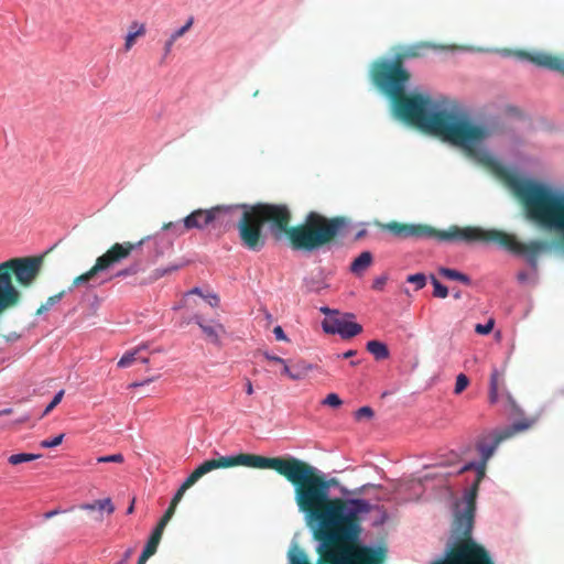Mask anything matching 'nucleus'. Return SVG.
I'll list each match as a JSON object with an SVG mask.
<instances>
[{
  "label": "nucleus",
  "instance_id": "f257e3e1",
  "mask_svg": "<svg viewBox=\"0 0 564 564\" xmlns=\"http://www.w3.org/2000/svg\"><path fill=\"white\" fill-rule=\"evenodd\" d=\"M409 78V73L399 61H384L373 68L375 83L391 97L399 98L393 107L399 119L459 147L476 161L503 174L487 149L494 132L492 124L475 120L458 104L444 97L434 98L427 91L402 97Z\"/></svg>",
  "mask_w": 564,
  "mask_h": 564
},
{
  "label": "nucleus",
  "instance_id": "f03ea898",
  "mask_svg": "<svg viewBox=\"0 0 564 564\" xmlns=\"http://www.w3.org/2000/svg\"><path fill=\"white\" fill-rule=\"evenodd\" d=\"M235 466L274 469L291 482L300 484L295 487V501L300 511L306 513L307 519L316 521L322 530L333 535L355 528L356 523L372 509L365 499L347 501L339 498L330 499L332 481L314 475V468L295 457L270 458L252 454L219 456L198 465L181 487L187 490L212 470Z\"/></svg>",
  "mask_w": 564,
  "mask_h": 564
},
{
  "label": "nucleus",
  "instance_id": "7ed1b4c3",
  "mask_svg": "<svg viewBox=\"0 0 564 564\" xmlns=\"http://www.w3.org/2000/svg\"><path fill=\"white\" fill-rule=\"evenodd\" d=\"M510 187L524 204L527 216L564 235V192L528 178H511Z\"/></svg>",
  "mask_w": 564,
  "mask_h": 564
},
{
  "label": "nucleus",
  "instance_id": "20e7f679",
  "mask_svg": "<svg viewBox=\"0 0 564 564\" xmlns=\"http://www.w3.org/2000/svg\"><path fill=\"white\" fill-rule=\"evenodd\" d=\"M290 213L285 206L259 204L242 212L238 223V234L243 247L251 251H260L264 246L261 226L271 224V231L276 238L286 232Z\"/></svg>",
  "mask_w": 564,
  "mask_h": 564
},
{
  "label": "nucleus",
  "instance_id": "39448f33",
  "mask_svg": "<svg viewBox=\"0 0 564 564\" xmlns=\"http://www.w3.org/2000/svg\"><path fill=\"white\" fill-rule=\"evenodd\" d=\"M350 229L344 217L326 218L311 212L303 226L293 228L289 235L295 250L314 251L328 243L335 237H345Z\"/></svg>",
  "mask_w": 564,
  "mask_h": 564
},
{
  "label": "nucleus",
  "instance_id": "423d86ee",
  "mask_svg": "<svg viewBox=\"0 0 564 564\" xmlns=\"http://www.w3.org/2000/svg\"><path fill=\"white\" fill-rule=\"evenodd\" d=\"M437 238L443 241H492L497 242L506 249L525 256L528 261L535 265L536 254L545 247L540 241H530L529 243L520 242L514 236L498 230H484L476 227H451L447 230L437 232Z\"/></svg>",
  "mask_w": 564,
  "mask_h": 564
},
{
  "label": "nucleus",
  "instance_id": "0eeeda50",
  "mask_svg": "<svg viewBox=\"0 0 564 564\" xmlns=\"http://www.w3.org/2000/svg\"><path fill=\"white\" fill-rule=\"evenodd\" d=\"M41 261L35 258H15L0 263V315L15 307L21 293L13 284L12 274L23 286H30L40 272Z\"/></svg>",
  "mask_w": 564,
  "mask_h": 564
},
{
  "label": "nucleus",
  "instance_id": "6e6552de",
  "mask_svg": "<svg viewBox=\"0 0 564 564\" xmlns=\"http://www.w3.org/2000/svg\"><path fill=\"white\" fill-rule=\"evenodd\" d=\"M142 243L143 240L137 245L130 242L115 243L106 253L97 258L96 263L90 270L74 280L73 286L85 285L87 288H96L109 282L112 275L108 273V270L128 258L131 251Z\"/></svg>",
  "mask_w": 564,
  "mask_h": 564
},
{
  "label": "nucleus",
  "instance_id": "1a4fd4ad",
  "mask_svg": "<svg viewBox=\"0 0 564 564\" xmlns=\"http://www.w3.org/2000/svg\"><path fill=\"white\" fill-rule=\"evenodd\" d=\"M528 427L529 424H516L512 427L494 430L486 434L484 438L478 442L477 445L478 452L482 459L481 464L478 466V475H484L485 465L487 460L494 455L495 451L502 441L511 437L514 434V432L523 431Z\"/></svg>",
  "mask_w": 564,
  "mask_h": 564
},
{
  "label": "nucleus",
  "instance_id": "9d476101",
  "mask_svg": "<svg viewBox=\"0 0 564 564\" xmlns=\"http://www.w3.org/2000/svg\"><path fill=\"white\" fill-rule=\"evenodd\" d=\"M433 564H489V558L484 549L466 539L454 553H447L444 560Z\"/></svg>",
  "mask_w": 564,
  "mask_h": 564
},
{
  "label": "nucleus",
  "instance_id": "9b49d317",
  "mask_svg": "<svg viewBox=\"0 0 564 564\" xmlns=\"http://www.w3.org/2000/svg\"><path fill=\"white\" fill-rule=\"evenodd\" d=\"M476 489L471 488L464 494L462 501L456 505L454 531L457 535L467 538L473 529L475 513Z\"/></svg>",
  "mask_w": 564,
  "mask_h": 564
},
{
  "label": "nucleus",
  "instance_id": "f8f14e48",
  "mask_svg": "<svg viewBox=\"0 0 564 564\" xmlns=\"http://www.w3.org/2000/svg\"><path fill=\"white\" fill-rule=\"evenodd\" d=\"M322 328L327 334H338L341 338H351L362 332L360 324L355 322L351 313L340 314L335 312L333 316L325 317Z\"/></svg>",
  "mask_w": 564,
  "mask_h": 564
},
{
  "label": "nucleus",
  "instance_id": "ddd939ff",
  "mask_svg": "<svg viewBox=\"0 0 564 564\" xmlns=\"http://www.w3.org/2000/svg\"><path fill=\"white\" fill-rule=\"evenodd\" d=\"M214 215L212 208L196 209L186 216L182 223H170L169 227L177 228L178 234H184L186 230L198 229L203 230L208 227L213 228Z\"/></svg>",
  "mask_w": 564,
  "mask_h": 564
},
{
  "label": "nucleus",
  "instance_id": "4468645a",
  "mask_svg": "<svg viewBox=\"0 0 564 564\" xmlns=\"http://www.w3.org/2000/svg\"><path fill=\"white\" fill-rule=\"evenodd\" d=\"M249 206L246 205H234V206H216L212 207V214L214 215L213 228L226 229L234 225L242 217V212L248 210Z\"/></svg>",
  "mask_w": 564,
  "mask_h": 564
},
{
  "label": "nucleus",
  "instance_id": "2eb2a0df",
  "mask_svg": "<svg viewBox=\"0 0 564 564\" xmlns=\"http://www.w3.org/2000/svg\"><path fill=\"white\" fill-rule=\"evenodd\" d=\"M263 357L271 362H281V373L292 380H301L313 370V365L304 360H299L293 366H290L285 359L268 351L263 352Z\"/></svg>",
  "mask_w": 564,
  "mask_h": 564
},
{
  "label": "nucleus",
  "instance_id": "dca6fc26",
  "mask_svg": "<svg viewBox=\"0 0 564 564\" xmlns=\"http://www.w3.org/2000/svg\"><path fill=\"white\" fill-rule=\"evenodd\" d=\"M193 321L199 326L209 343L218 347L223 345L221 339L226 335V328L220 322L215 319L205 322L200 315H195Z\"/></svg>",
  "mask_w": 564,
  "mask_h": 564
},
{
  "label": "nucleus",
  "instance_id": "f3484780",
  "mask_svg": "<svg viewBox=\"0 0 564 564\" xmlns=\"http://www.w3.org/2000/svg\"><path fill=\"white\" fill-rule=\"evenodd\" d=\"M384 230H388L400 238L408 237H430L432 230L421 225H402L399 223H389L382 226Z\"/></svg>",
  "mask_w": 564,
  "mask_h": 564
},
{
  "label": "nucleus",
  "instance_id": "a211bd4d",
  "mask_svg": "<svg viewBox=\"0 0 564 564\" xmlns=\"http://www.w3.org/2000/svg\"><path fill=\"white\" fill-rule=\"evenodd\" d=\"M171 518H172V511L165 512L163 514V517L159 521L158 525L152 531L151 536L149 538L143 551L141 552L142 555L150 558L156 552V549L161 541L163 531H164L166 524L169 523V521L171 520Z\"/></svg>",
  "mask_w": 564,
  "mask_h": 564
},
{
  "label": "nucleus",
  "instance_id": "6ab92c4d",
  "mask_svg": "<svg viewBox=\"0 0 564 564\" xmlns=\"http://www.w3.org/2000/svg\"><path fill=\"white\" fill-rule=\"evenodd\" d=\"M528 59L539 66L564 74V59L563 58L540 52V53H534L532 55H528Z\"/></svg>",
  "mask_w": 564,
  "mask_h": 564
},
{
  "label": "nucleus",
  "instance_id": "aec40b11",
  "mask_svg": "<svg viewBox=\"0 0 564 564\" xmlns=\"http://www.w3.org/2000/svg\"><path fill=\"white\" fill-rule=\"evenodd\" d=\"M147 32L144 23H140L138 21H133L128 30V33L124 37V51L129 52L134 45V41L139 36H143Z\"/></svg>",
  "mask_w": 564,
  "mask_h": 564
},
{
  "label": "nucleus",
  "instance_id": "412c9836",
  "mask_svg": "<svg viewBox=\"0 0 564 564\" xmlns=\"http://www.w3.org/2000/svg\"><path fill=\"white\" fill-rule=\"evenodd\" d=\"M503 383L502 375L497 368H495L490 375L489 382V401L490 403H497L500 397V387Z\"/></svg>",
  "mask_w": 564,
  "mask_h": 564
},
{
  "label": "nucleus",
  "instance_id": "4be33fe9",
  "mask_svg": "<svg viewBox=\"0 0 564 564\" xmlns=\"http://www.w3.org/2000/svg\"><path fill=\"white\" fill-rule=\"evenodd\" d=\"M372 263V254L369 251L361 252L350 264L354 274H362Z\"/></svg>",
  "mask_w": 564,
  "mask_h": 564
},
{
  "label": "nucleus",
  "instance_id": "5701e85b",
  "mask_svg": "<svg viewBox=\"0 0 564 564\" xmlns=\"http://www.w3.org/2000/svg\"><path fill=\"white\" fill-rule=\"evenodd\" d=\"M79 508L85 511H94L97 509L101 512H107V514H112L115 512V506L110 498L99 499L95 502L83 503Z\"/></svg>",
  "mask_w": 564,
  "mask_h": 564
},
{
  "label": "nucleus",
  "instance_id": "b1692460",
  "mask_svg": "<svg viewBox=\"0 0 564 564\" xmlns=\"http://www.w3.org/2000/svg\"><path fill=\"white\" fill-rule=\"evenodd\" d=\"M366 348L376 360L387 359L390 355L388 346L380 340H369Z\"/></svg>",
  "mask_w": 564,
  "mask_h": 564
},
{
  "label": "nucleus",
  "instance_id": "393cba45",
  "mask_svg": "<svg viewBox=\"0 0 564 564\" xmlns=\"http://www.w3.org/2000/svg\"><path fill=\"white\" fill-rule=\"evenodd\" d=\"M148 349V345L141 344L138 347L126 351L122 357L118 361L119 368H128L130 367L134 361L138 359V355L142 351Z\"/></svg>",
  "mask_w": 564,
  "mask_h": 564
},
{
  "label": "nucleus",
  "instance_id": "a878e982",
  "mask_svg": "<svg viewBox=\"0 0 564 564\" xmlns=\"http://www.w3.org/2000/svg\"><path fill=\"white\" fill-rule=\"evenodd\" d=\"M155 253L154 258L163 256L166 251L173 247V241L169 239L165 234H159L154 237Z\"/></svg>",
  "mask_w": 564,
  "mask_h": 564
},
{
  "label": "nucleus",
  "instance_id": "bb28decb",
  "mask_svg": "<svg viewBox=\"0 0 564 564\" xmlns=\"http://www.w3.org/2000/svg\"><path fill=\"white\" fill-rule=\"evenodd\" d=\"M42 455L41 454H33V453H18L12 454L8 457V463L10 465H20L23 463H29L35 459H39Z\"/></svg>",
  "mask_w": 564,
  "mask_h": 564
},
{
  "label": "nucleus",
  "instance_id": "cd10ccee",
  "mask_svg": "<svg viewBox=\"0 0 564 564\" xmlns=\"http://www.w3.org/2000/svg\"><path fill=\"white\" fill-rule=\"evenodd\" d=\"M440 274L448 280L459 281L464 284L470 283L469 276L454 269L441 268Z\"/></svg>",
  "mask_w": 564,
  "mask_h": 564
},
{
  "label": "nucleus",
  "instance_id": "c85d7f7f",
  "mask_svg": "<svg viewBox=\"0 0 564 564\" xmlns=\"http://www.w3.org/2000/svg\"><path fill=\"white\" fill-rule=\"evenodd\" d=\"M194 23V17H189L185 24L182 25L181 28L174 30L171 34H170V37L172 39V41H176L177 39H180L181 36H183L193 25Z\"/></svg>",
  "mask_w": 564,
  "mask_h": 564
},
{
  "label": "nucleus",
  "instance_id": "c756f323",
  "mask_svg": "<svg viewBox=\"0 0 564 564\" xmlns=\"http://www.w3.org/2000/svg\"><path fill=\"white\" fill-rule=\"evenodd\" d=\"M433 284V295L438 299H445L448 295V290L445 285H443L437 279L432 280Z\"/></svg>",
  "mask_w": 564,
  "mask_h": 564
},
{
  "label": "nucleus",
  "instance_id": "7c9ffc66",
  "mask_svg": "<svg viewBox=\"0 0 564 564\" xmlns=\"http://www.w3.org/2000/svg\"><path fill=\"white\" fill-rule=\"evenodd\" d=\"M406 281L409 283L414 284L416 290L423 289L425 286V284H426V278H425V275L423 273L410 274L406 278Z\"/></svg>",
  "mask_w": 564,
  "mask_h": 564
},
{
  "label": "nucleus",
  "instance_id": "2f4dec72",
  "mask_svg": "<svg viewBox=\"0 0 564 564\" xmlns=\"http://www.w3.org/2000/svg\"><path fill=\"white\" fill-rule=\"evenodd\" d=\"M63 295H64L63 293H59V294H55V295H53V296L48 297V299H47V301H46V303H45V304H43V305L39 308L37 313H39V314H42V313H45V312H47L48 310H51L54 305H56L57 303H59V302H61V300L63 299Z\"/></svg>",
  "mask_w": 564,
  "mask_h": 564
},
{
  "label": "nucleus",
  "instance_id": "473e14b6",
  "mask_svg": "<svg viewBox=\"0 0 564 564\" xmlns=\"http://www.w3.org/2000/svg\"><path fill=\"white\" fill-rule=\"evenodd\" d=\"M290 564H307L302 551L293 547L289 553Z\"/></svg>",
  "mask_w": 564,
  "mask_h": 564
},
{
  "label": "nucleus",
  "instance_id": "72a5a7b5",
  "mask_svg": "<svg viewBox=\"0 0 564 564\" xmlns=\"http://www.w3.org/2000/svg\"><path fill=\"white\" fill-rule=\"evenodd\" d=\"M64 436L65 435L63 433H61V434H58V435H56V436H54L52 438L43 440V441H41L40 446L42 448H53V447H56V446L62 444V442L64 440Z\"/></svg>",
  "mask_w": 564,
  "mask_h": 564
},
{
  "label": "nucleus",
  "instance_id": "f704fd0d",
  "mask_svg": "<svg viewBox=\"0 0 564 564\" xmlns=\"http://www.w3.org/2000/svg\"><path fill=\"white\" fill-rule=\"evenodd\" d=\"M468 384H469V379L467 378V376L464 373H459L456 377L454 393L455 394L462 393L468 387Z\"/></svg>",
  "mask_w": 564,
  "mask_h": 564
},
{
  "label": "nucleus",
  "instance_id": "c9c22d12",
  "mask_svg": "<svg viewBox=\"0 0 564 564\" xmlns=\"http://www.w3.org/2000/svg\"><path fill=\"white\" fill-rule=\"evenodd\" d=\"M64 393L65 391L62 389L59 390L55 395L54 398L52 399V401L46 405V408L44 409L43 413H42V416H45L47 415L57 404L61 403L63 397H64Z\"/></svg>",
  "mask_w": 564,
  "mask_h": 564
},
{
  "label": "nucleus",
  "instance_id": "e433bc0d",
  "mask_svg": "<svg viewBox=\"0 0 564 564\" xmlns=\"http://www.w3.org/2000/svg\"><path fill=\"white\" fill-rule=\"evenodd\" d=\"M185 491L186 490L183 487L180 486V488L175 492L174 497L172 498L170 507L167 508V510L165 512L172 511V516L174 514L176 506L182 500Z\"/></svg>",
  "mask_w": 564,
  "mask_h": 564
},
{
  "label": "nucleus",
  "instance_id": "4c0bfd02",
  "mask_svg": "<svg viewBox=\"0 0 564 564\" xmlns=\"http://www.w3.org/2000/svg\"><path fill=\"white\" fill-rule=\"evenodd\" d=\"M375 413L373 410L370 406H361L355 412V419L357 421L364 420V419H371L373 417Z\"/></svg>",
  "mask_w": 564,
  "mask_h": 564
},
{
  "label": "nucleus",
  "instance_id": "58836bf2",
  "mask_svg": "<svg viewBox=\"0 0 564 564\" xmlns=\"http://www.w3.org/2000/svg\"><path fill=\"white\" fill-rule=\"evenodd\" d=\"M343 401L336 393H329L326 395V398L322 401L323 405H328L332 408H338L340 406Z\"/></svg>",
  "mask_w": 564,
  "mask_h": 564
},
{
  "label": "nucleus",
  "instance_id": "ea45409f",
  "mask_svg": "<svg viewBox=\"0 0 564 564\" xmlns=\"http://www.w3.org/2000/svg\"><path fill=\"white\" fill-rule=\"evenodd\" d=\"M123 460H124V457L120 453L112 454V455H107V456H100V457L97 458V463H117V464H121V463H123Z\"/></svg>",
  "mask_w": 564,
  "mask_h": 564
},
{
  "label": "nucleus",
  "instance_id": "a19ab883",
  "mask_svg": "<svg viewBox=\"0 0 564 564\" xmlns=\"http://www.w3.org/2000/svg\"><path fill=\"white\" fill-rule=\"evenodd\" d=\"M495 325V321L490 318L486 324H477L475 326V332L479 335H488Z\"/></svg>",
  "mask_w": 564,
  "mask_h": 564
},
{
  "label": "nucleus",
  "instance_id": "79ce46f5",
  "mask_svg": "<svg viewBox=\"0 0 564 564\" xmlns=\"http://www.w3.org/2000/svg\"><path fill=\"white\" fill-rule=\"evenodd\" d=\"M178 269H180V265H170V267L164 268V269H156V270L154 271V278H155V279L162 278V276H164L165 274L171 273V272H174V271H176V270H178Z\"/></svg>",
  "mask_w": 564,
  "mask_h": 564
},
{
  "label": "nucleus",
  "instance_id": "37998d69",
  "mask_svg": "<svg viewBox=\"0 0 564 564\" xmlns=\"http://www.w3.org/2000/svg\"><path fill=\"white\" fill-rule=\"evenodd\" d=\"M203 299L212 306L217 307L219 305V296L216 293H207L203 295Z\"/></svg>",
  "mask_w": 564,
  "mask_h": 564
},
{
  "label": "nucleus",
  "instance_id": "c03bdc74",
  "mask_svg": "<svg viewBox=\"0 0 564 564\" xmlns=\"http://www.w3.org/2000/svg\"><path fill=\"white\" fill-rule=\"evenodd\" d=\"M273 334L278 340H288V337L281 326H275L273 328Z\"/></svg>",
  "mask_w": 564,
  "mask_h": 564
},
{
  "label": "nucleus",
  "instance_id": "a18cd8bd",
  "mask_svg": "<svg viewBox=\"0 0 564 564\" xmlns=\"http://www.w3.org/2000/svg\"><path fill=\"white\" fill-rule=\"evenodd\" d=\"M386 282H387V276L382 275V276L377 278L373 281V285L372 286L376 290H381L383 288V285L386 284Z\"/></svg>",
  "mask_w": 564,
  "mask_h": 564
},
{
  "label": "nucleus",
  "instance_id": "49530a36",
  "mask_svg": "<svg viewBox=\"0 0 564 564\" xmlns=\"http://www.w3.org/2000/svg\"><path fill=\"white\" fill-rule=\"evenodd\" d=\"M63 512H65V510H62V509H59V508H56V509H53V510L46 511V512L43 514V518H44L45 520H48V519H51V518H53V517H55V516H57V514H61V513H63Z\"/></svg>",
  "mask_w": 564,
  "mask_h": 564
},
{
  "label": "nucleus",
  "instance_id": "de8ad7c7",
  "mask_svg": "<svg viewBox=\"0 0 564 564\" xmlns=\"http://www.w3.org/2000/svg\"><path fill=\"white\" fill-rule=\"evenodd\" d=\"M175 41H172V39L169 36V39L164 43V56H167L173 48Z\"/></svg>",
  "mask_w": 564,
  "mask_h": 564
},
{
  "label": "nucleus",
  "instance_id": "09e8293b",
  "mask_svg": "<svg viewBox=\"0 0 564 564\" xmlns=\"http://www.w3.org/2000/svg\"><path fill=\"white\" fill-rule=\"evenodd\" d=\"M135 272H137L135 268H128V269L119 271L116 274V276H126V275H129V274H132V273H135Z\"/></svg>",
  "mask_w": 564,
  "mask_h": 564
},
{
  "label": "nucleus",
  "instance_id": "8fccbe9b",
  "mask_svg": "<svg viewBox=\"0 0 564 564\" xmlns=\"http://www.w3.org/2000/svg\"><path fill=\"white\" fill-rule=\"evenodd\" d=\"M245 390L248 395H252L254 390L251 380L247 379L245 383Z\"/></svg>",
  "mask_w": 564,
  "mask_h": 564
},
{
  "label": "nucleus",
  "instance_id": "3c124183",
  "mask_svg": "<svg viewBox=\"0 0 564 564\" xmlns=\"http://www.w3.org/2000/svg\"><path fill=\"white\" fill-rule=\"evenodd\" d=\"M449 474H451V473H448V471H437V473H434V474L425 475V476H424V478H425V479H433V478H435V477H438V476L444 477V476H447V475H449Z\"/></svg>",
  "mask_w": 564,
  "mask_h": 564
},
{
  "label": "nucleus",
  "instance_id": "603ef678",
  "mask_svg": "<svg viewBox=\"0 0 564 564\" xmlns=\"http://www.w3.org/2000/svg\"><path fill=\"white\" fill-rule=\"evenodd\" d=\"M152 381H153V378H149V379H145V380H143V381L133 382V383H131L129 387H130V388L142 387V386H145V384H148V383H150V382H152Z\"/></svg>",
  "mask_w": 564,
  "mask_h": 564
},
{
  "label": "nucleus",
  "instance_id": "864d4df0",
  "mask_svg": "<svg viewBox=\"0 0 564 564\" xmlns=\"http://www.w3.org/2000/svg\"><path fill=\"white\" fill-rule=\"evenodd\" d=\"M319 311H321L323 314H325V315H326V317H328V316H333V314H334L335 312H338L337 310H330V308H329V307H327V306H322V307L319 308Z\"/></svg>",
  "mask_w": 564,
  "mask_h": 564
},
{
  "label": "nucleus",
  "instance_id": "5fc2aeb1",
  "mask_svg": "<svg viewBox=\"0 0 564 564\" xmlns=\"http://www.w3.org/2000/svg\"><path fill=\"white\" fill-rule=\"evenodd\" d=\"M131 554H132V550L131 549L127 550L124 553L123 560L117 564H126V562L130 558Z\"/></svg>",
  "mask_w": 564,
  "mask_h": 564
},
{
  "label": "nucleus",
  "instance_id": "6e6d98bb",
  "mask_svg": "<svg viewBox=\"0 0 564 564\" xmlns=\"http://www.w3.org/2000/svg\"><path fill=\"white\" fill-rule=\"evenodd\" d=\"M170 224H167L166 226H164V231H172L174 235L176 236H181L182 234H178V230L177 228H174V227H169Z\"/></svg>",
  "mask_w": 564,
  "mask_h": 564
},
{
  "label": "nucleus",
  "instance_id": "4d7b16f0",
  "mask_svg": "<svg viewBox=\"0 0 564 564\" xmlns=\"http://www.w3.org/2000/svg\"><path fill=\"white\" fill-rule=\"evenodd\" d=\"M355 355H356V350H347V351H345V352L341 355V357H343V358H345V359H347V358H350V357H352V356H355Z\"/></svg>",
  "mask_w": 564,
  "mask_h": 564
},
{
  "label": "nucleus",
  "instance_id": "13d9d810",
  "mask_svg": "<svg viewBox=\"0 0 564 564\" xmlns=\"http://www.w3.org/2000/svg\"><path fill=\"white\" fill-rule=\"evenodd\" d=\"M366 234H367L366 229H361V230H359V231L356 234V236H355V240H359V239H361L364 236H366Z\"/></svg>",
  "mask_w": 564,
  "mask_h": 564
},
{
  "label": "nucleus",
  "instance_id": "bf43d9fd",
  "mask_svg": "<svg viewBox=\"0 0 564 564\" xmlns=\"http://www.w3.org/2000/svg\"><path fill=\"white\" fill-rule=\"evenodd\" d=\"M11 413H12V409L11 408H6V409L0 410V416L9 415Z\"/></svg>",
  "mask_w": 564,
  "mask_h": 564
},
{
  "label": "nucleus",
  "instance_id": "052dcab7",
  "mask_svg": "<svg viewBox=\"0 0 564 564\" xmlns=\"http://www.w3.org/2000/svg\"><path fill=\"white\" fill-rule=\"evenodd\" d=\"M188 293H189V294H198V295H199V296H202V297H203V295H204V294H203V292L200 291V289H198V288H194V289H192Z\"/></svg>",
  "mask_w": 564,
  "mask_h": 564
},
{
  "label": "nucleus",
  "instance_id": "680f3d73",
  "mask_svg": "<svg viewBox=\"0 0 564 564\" xmlns=\"http://www.w3.org/2000/svg\"><path fill=\"white\" fill-rule=\"evenodd\" d=\"M134 501H135V499L133 498L131 505L127 509V514L133 513V511H134Z\"/></svg>",
  "mask_w": 564,
  "mask_h": 564
},
{
  "label": "nucleus",
  "instance_id": "e2e57ef3",
  "mask_svg": "<svg viewBox=\"0 0 564 564\" xmlns=\"http://www.w3.org/2000/svg\"><path fill=\"white\" fill-rule=\"evenodd\" d=\"M148 560H149V557L140 554V556L138 558V564H145Z\"/></svg>",
  "mask_w": 564,
  "mask_h": 564
},
{
  "label": "nucleus",
  "instance_id": "0e129e2a",
  "mask_svg": "<svg viewBox=\"0 0 564 564\" xmlns=\"http://www.w3.org/2000/svg\"><path fill=\"white\" fill-rule=\"evenodd\" d=\"M140 362L142 364H148L149 362V358L148 357H142L140 356V354L138 355V359Z\"/></svg>",
  "mask_w": 564,
  "mask_h": 564
},
{
  "label": "nucleus",
  "instance_id": "69168bd1",
  "mask_svg": "<svg viewBox=\"0 0 564 564\" xmlns=\"http://www.w3.org/2000/svg\"><path fill=\"white\" fill-rule=\"evenodd\" d=\"M8 358L3 355V351L0 349V364L7 361Z\"/></svg>",
  "mask_w": 564,
  "mask_h": 564
},
{
  "label": "nucleus",
  "instance_id": "338daca9",
  "mask_svg": "<svg viewBox=\"0 0 564 564\" xmlns=\"http://www.w3.org/2000/svg\"><path fill=\"white\" fill-rule=\"evenodd\" d=\"M518 279H519V281L523 282L527 279V274L525 273H519L518 274Z\"/></svg>",
  "mask_w": 564,
  "mask_h": 564
},
{
  "label": "nucleus",
  "instance_id": "774afa93",
  "mask_svg": "<svg viewBox=\"0 0 564 564\" xmlns=\"http://www.w3.org/2000/svg\"><path fill=\"white\" fill-rule=\"evenodd\" d=\"M28 420H29V415H25V416L21 417L20 420H18L17 422H18V423H24V422H26Z\"/></svg>",
  "mask_w": 564,
  "mask_h": 564
}]
</instances>
